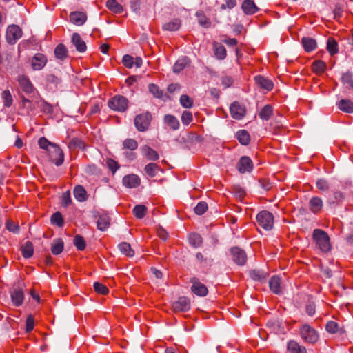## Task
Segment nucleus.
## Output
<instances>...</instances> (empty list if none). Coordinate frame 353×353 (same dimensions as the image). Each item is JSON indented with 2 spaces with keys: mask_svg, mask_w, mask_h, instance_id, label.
Listing matches in <instances>:
<instances>
[{
  "mask_svg": "<svg viewBox=\"0 0 353 353\" xmlns=\"http://www.w3.org/2000/svg\"><path fill=\"white\" fill-rule=\"evenodd\" d=\"M273 113L272 107L270 105H265L260 111L259 117L263 120L268 121Z\"/></svg>",
  "mask_w": 353,
  "mask_h": 353,
  "instance_id": "obj_37",
  "label": "nucleus"
},
{
  "mask_svg": "<svg viewBox=\"0 0 353 353\" xmlns=\"http://www.w3.org/2000/svg\"><path fill=\"white\" fill-rule=\"evenodd\" d=\"M327 50L331 55L335 54L338 52V45L333 38H329L327 42Z\"/></svg>",
  "mask_w": 353,
  "mask_h": 353,
  "instance_id": "obj_44",
  "label": "nucleus"
},
{
  "mask_svg": "<svg viewBox=\"0 0 353 353\" xmlns=\"http://www.w3.org/2000/svg\"><path fill=\"white\" fill-rule=\"evenodd\" d=\"M148 89L150 92L152 93L156 98L160 99L164 101L170 99L168 95L163 94V91L160 90L159 88L155 84H150L148 85Z\"/></svg>",
  "mask_w": 353,
  "mask_h": 353,
  "instance_id": "obj_21",
  "label": "nucleus"
},
{
  "mask_svg": "<svg viewBox=\"0 0 353 353\" xmlns=\"http://www.w3.org/2000/svg\"><path fill=\"white\" fill-rule=\"evenodd\" d=\"M288 350L291 353H307L306 348L304 346L300 345L295 341H290L288 342Z\"/></svg>",
  "mask_w": 353,
  "mask_h": 353,
  "instance_id": "obj_29",
  "label": "nucleus"
},
{
  "mask_svg": "<svg viewBox=\"0 0 353 353\" xmlns=\"http://www.w3.org/2000/svg\"><path fill=\"white\" fill-rule=\"evenodd\" d=\"M312 238L316 246L322 252H327L331 249L330 237L326 232L321 229H315L313 231Z\"/></svg>",
  "mask_w": 353,
  "mask_h": 353,
  "instance_id": "obj_2",
  "label": "nucleus"
},
{
  "mask_svg": "<svg viewBox=\"0 0 353 353\" xmlns=\"http://www.w3.org/2000/svg\"><path fill=\"white\" fill-rule=\"evenodd\" d=\"M214 54L218 59L223 60L226 57L227 52L225 48L219 44H214Z\"/></svg>",
  "mask_w": 353,
  "mask_h": 353,
  "instance_id": "obj_35",
  "label": "nucleus"
},
{
  "mask_svg": "<svg viewBox=\"0 0 353 353\" xmlns=\"http://www.w3.org/2000/svg\"><path fill=\"white\" fill-rule=\"evenodd\" d=\"M199 24L205 27H209L211 24L210 21L207 18L203 12L199 11L196 13Z\"/></svg>",
  "mask_w": 353,
  "mask_h": 353,
  "instance_id": "obj_48",
  "label": "nucleus"
},
{
  "mask_svg": "<svg viewBox=\"0 0 353 353\" xmlns=\"http://www.w3.org/2000/svg\"><path fill=\"white\" fill-rule=\"evenodd\" d=\"M231 117L236 120H241L246 114L245 106L238 101L233 102L230 106Z\"/></svg>",
  "mask_w": 353,
  "mask_h": 353,
  "instance_id": "obj_8",
  "label": "nucleus"
},
{
  "mask_svg": "<svg viewBox=\"0 0 353 353\" xmlns=\"http://www.w3.org/2000/svg\"><path fill=\"white\" fill-rule=\"evenodd\" d=\"M152 114L149 112L137 115L134 119V123L137 130L139 132L146 131L150 125Z\"/></svg>",
  "mask_w": 353,
  "mask_h": 353,
  "instance_id": "obj_5",
  "label": "nucleus"
},
{
  "mask_svg": "<svg viewBox=\"0 0 353 353\" xmlns=\"http://www.w3.org/2000/svg\"><path fill=\"white\" fill-rule=\"evenodd\" d=\"M106 165L112 174H114L119 168L118 163L112 159L106 160Z\"/></svg>",
  "mask_w": 353,
  "mask_h": 353,
  "instance_id": "obj_56",
  "label": "nucleus"
},
{
  "mask_svg": "<svg viewBox=\"0 0 353 353\" xmlns=\"http://www.w3.org/2000/svg\"><path fill=\"white\" fill-rule=\"evenodd\" d=\"M241 8L246 14H253L259 10L258 7L252 0L243 1Z\"/></svg>",
  "mask_w": 353,
  "mask_h": 353,
  "instance_id": "obj_20",
  "label": "nucleus"
},
{
  "mask_svg": "<svg viewBox=\"0 0 353 353\" xmlns=\"http://www.w3.org/2000/svg\"><path fill=\"white\" fill-rule=\"evenodd\" d=\"M300 335L305 343L314 344L319 340V334L314 328L307 324L300 328Z\"/></svg>",
  "mask_w": 353,
  "mask_h": 353,
  "instance_id": "obj_3",
  "label": "nucleus"
},
{
  "mask_svg": "<svg viewBox=\"0 0 353 353\" xmlns=\"http://www.w3.org/2000/svg\"><path fill=\"white\" fill-rule=\"evenodd\" d=\"M72 42L78 52H84L86 51L87 46L85 42L81 39L79 34L77 32L72 34Z\"/></svg>",
  "mask_w": 353,
  "mask_h": 353,
  "instance_id": "obj_18",
  "label": "nucleus"
},
{
  "mask_svg": "<svg viewBox=\"0 0 353 353\" xmlns=\"http://www.w3.org/2000/svg\"><path fill=\"white\" fill-rule=\"evenodd\" d=\"M339 108L347 113L353 112V102L349 99H341L338 104Z\"/></svg>",
  "mask_w": 353,
  "mask_h": 353,
  "instance_id": "obj_31",
  "label": "nucleus"
},
{
  "mask_svg": "<svg viewBox=\"0 0 353 353\" xmlns=\"http://www.w3.org/2000/svg\"><path fill=\"white\" fill-rule=\"evenodd\" d=\"M144 170L149 176L154 177L156 176L160 168L156 163H150L145 165Z\"/></svg>",
  "mask_w": 353,
  "mask_h": 353,
  "instance_id": "obj_41",
  "label": "nucleus"
},
{
  "mask_svg": "<svg viewBox=\"0 0 353 353\" xmlns=\"http://www.w3.org/2000/svg\"><path fill=\"white\" fill-rule=\"evenodd\" d=\"M120 251L128 256H133L134 254V250L132 249L130 243L127 242H123L119 245Z\"/></svg>",
  "mask_w": 353,
  "mask_h": 353,
  "instance_id": "obj_40",
  "label": "nucleus"
},
{
  "mask_svg": "<svg viewBox=\"0 0 353 353\" xmlns=\"http://www.w3.org/2000/svg\"><path fill=\"white\" fill-rule=\"evenodd\" d=\"M110 225V218L107 214L99 216L97 221V228L100 230H105Z\"/></svg>",
  "mask_w": 353,
  "mask_h": 353,
  "instance_id": "obj_36",
  "label": "nucleus"
},
{
  "mask_svg": "<svg viewBox=\"0 0 353 353\" xmlns=\"http://www.w3.org/2000/svg\"><path fill=\"white\" fill-rule=\"evenodd\" d=\"M189 242L194 248H198L202 244V238L199 234L193 233L189 236Z\"/></svg>",
  "mask_w": 353,
  "mask_h": 353,
  "instance_id": "obj_46",
  "label": "nucleus"
},
{
  "mask_svg": "<svg viewBox=\"0 0 353 353\" xmlns=\"http://www.w3.org/2000/svg\"><path fill=\"white\" fill-rule=\"evenodd\" d=\"M3 99V105L6 108H9L12 105L13 102L12 96L8 90H4L1 94Z\"/></svg>",
  "mask_w": 353,
  "mask_h": 353,
  "instance_id": "obj_43",
  "label": "nucleus"
},
{
  "mask_svg": "<svg viewBox=\"0 0 353 353\" xmlns=\"http://www.w3.org/2000/svg\"><path fill=\"white\" fill-rule=\"evenodd\" d=\"M270 290L274 294H280L281 290V279L279 276H273L269 281Z\"/></svg>",
  "mask_w": 353,
  "mask_h": 353,
  "instance_id": "obj_25",
  "label": "nucleus"
},
{
  "mask_svg": "<svg viewBox=\"0 0 353 353\" xmlns=\"http://www.w3.org/2000/svg\"><path fill=\"white\" fill-rule=\"evenodd\" d=\"M108 106L114 111L123 112L128 107V100L123 96L116 95L109 100Z\"/></svg>",
  "mask_w": 353,
  "mask_h": 353,
  "instance_id": "obj_6",
  "label": "nucleus"
},
{
  "mask_svg": "<svg viewBox=\"0 0 353 353\" xmlns=\"http://www.w3.org/2000/svg\"><path fill=\"white\" fill-rule=\"evenodd\" d=\"M40 148L48 152L50 161L57 166L63 164L64 161V154L60 147L49 141L46 137H41L38 141Z\"/></svg>",
  "mask_w": 353,
  "mask_h": 353,
  "instance_id": "obj_1",
  "label": "nucleus"
},
{
  "mask_svg": "<svg viewBox=\"0 0 353 353\" xmlns=\"http://www.w3.org/2000/svg\"><path fill=\"white\" fill-rule=\"evenodd\" d=\"M123 64L128 68H132L134 65V58L129 55L125 54L122 59Z\"/></svg>",
  "mask_w": 353,
  "mask_h": 353,
  "instance_id": "obj_60",
  "label": "nucleus"
},
{
  "mask_svg": "<svg viewBox=\"0 0 353 353\" xmlns=\"http://www.w3.org/2000/svg\"><path fill=\"white\" fill-rule=\"evenodd\" d=\"M74 196L75 199L79 202H83L88 199L87 192L84 188L81 185H77L74 188Z\"/></svg>",
  "mask_w": 353,
  "mask_h": 353,
  "instance_id": "obj_28",
  "label": "nucleus"
},
{
  "mask_svg": "<svg viewBox=\"0 0 353 353\" xmlns=\"http://www.w3.org/2000/svg\"><path fill=\"white\" fill-rule=\"evenodd\" d=\"M256 222L264 230H270L274 225V216L267 210L261 211L256 215Z\"/></svg>",
  "mask_w": 353,
  "mask_h": 353,
  "instance_id": "obj_4",
  "label": "nucleus"
},
{
  "mask_svg": "<svg viewBox=\"0 0 353 353\" xmlns=\"http://www.w3.org/2000/svg\"><path fill=\"white\" fill-rule=\"evenodd\" d=\"M250 276L254 281H262L265 279V276L263 272L256 270L250 271Z\"/></svg>",
  "mask_w": 353,
  "mask_h": 353,
  "instance_id": "obj_58",
  "label": "nucleus"
},
{
  "mask_svg": "<svg viewBox=\"0 0 353 353\" xmlns=\"http://www.w3.org/2000/svg\"><path fill=\"white\" fill-rule=\"evenodd\" d=\"M74 244L79 250H84L86 246L85 241L80 235H76L74 239Z\"/></svg>",
  "mask_w": 353,
  "mask_h": 353,
  "instance_id": "obj_51",
  "label": "nucleus"
},
{
  "mask_svg": "<svg viewBox=\"0 0 353 353\" xmlns=\"http://www.w3.org/2000/svg\"><path fill=\"white\" fill-rule=\"evenodd\" d=\"M172 309L174 312H184L190 309V301L185 296H181L172 303Z\"/></svg>",
  "mask_w": 353,
  "mask_h": 353,
  "instance_id": "obj_9",
  "label": "nucleus"
},
{
  "mask_svg": "<svg viewBox=\"0 0 353 353\" xmlns=\"http://www.w3.org/2000/svg\"><path fill=\"white\" fill-rule=\"evenodd\" d=\"M326 330L330 333H335L338 330V325L334 321H329L326 325Z\"/></svg>",
  "mask_w": 353,
  "mask_h": 353,
  "instance_id": "obj_63",
  "label": "nucleus"
},
{
  "mask_svg": "<svg viewBox=\"0 0 353 353\" xmlns=\"http://www.w3.org/2000/svg\"><path fill=\"white\" fill-rule=\"evenodd\" d=\"M236 139L238 141L244 145H248L250 141V137L249 133L245 130H241L236 133Z\"/></svg>",
  "mask_w": 353,
  "mask_h": 353,
  "instance_id": "obj_34",
  "label": "nucleus"
},
{
  "mask_svg": "<svg viewBox=\"0 0 353 353\" xmlns=\"http://www.w3.org/2000/svg\"><path fill=\"white\" fill-rule=\"evenodd\" d=\"M230 252L232 259L235 263L239 265H243L246 263L247 255L244 250L238 247H235L230 250Z\"/></svg>",
  "mask_w": 353,
  "mask_h": 353,
  "instance_id": "obj_10",
  "label": "nucleus"
},
{
  "mask_svg": "<svg viewBox=\"0 0 353 353\" xmlns=\"http://www.w3.org/2000/svg\"><path fill=\"white\" fill-rule=\"evenodd\" d=\"M47 59L45 55L37 53L32 59L31 65L34 70H41L46 64Z\"/></svg>",
  "mask_w": 353,
  "mask_h": 353,
  "instance_id": "obj_14",
  "label": "nucleus"
},
{
  "mask_svg": "<svg viewBox=\"0 0 353 353\" xmlns=\"http://www.w3.org/2000/svg\"><path fill=\"white\" fill-rule=\"evenodd\" d=\"M254 81L261 88L265 89L268 91L272 90L274 88L273 82L270 79L265 78L263 76H256L254 77Z\"/></svg>",
  "mask_w": 353,
  "mask_h": 353,
  "instance_id": "obj_17",
  "label": "nucleus"
},
{
  "mask_svg": "<svg viewBox=\"0 0 353 353\" xmlns=\"http://www.w3.org/2000/svg\"><path fill=\"white\" fill-rule=\"evenodd\" d=\"M238 171L243 174L246 172H250L253 168V163L251 159L247 156L241 157L239 161L236 165Z\"/></svg>",
  "mask_w": 353,
  "mask_h": 353,
  "instance_id": "obj_12",
  "label": "nucleus"
},
{
  "mask_svg": "<svg viewBox=\"0 0 353 353\" xmlns=\"http://www.w3.org/2000/svg\"><path fill=\"white\" fill-rule=\"evenodd\" d=\"M22 37V30L17 25H10L7 28L6 39L8 43L14 44Z\"/></svg>",
  "mask_w": 353,
  "mask_h": 353,
  "instance_id": "obj_7",
  "label": "nucleus"
},
{
  "mask_svg": "<svg viewBox=\"0 0 353 353\" xmlns=\"http://www.w3.org/2000/svg\"><path fill=\"white\" fill-rule=\"evenodd\" d=\"M341 82L343 84L349 85L351 88H353V73L351 72H346L341 76Z\"/></svg>",
  "mask_w": 353,
  "mask_h": 353,
  "instance_id": "obj_47",
  "label": "nucleus"
},
{
  "mask_svg": "<svg viewBox=\"0 0 353 353\" xmlns=\"http://www.w3.org/2000/svg\"><path fill=\"white\" fill-rule=\"evenodd\" d=\"M180 103L185 108H190L193 105V100L187 94H183L180 97Z\"/></svg>",
  "mask_w": 353,
  "mask_h": 353,
  "instance_id": "obj_50",
  "label": "nucleus"
},
{
  "mask_svg": "<svg viewBox=\"0 0 353 353\" xmlns=\"http://www.w3.org/2000/svg\"><path fill=\"white\" fill-rule=\"evenodd\" d=\"M208 210V205L204 201L199 202L194 208V212L198 215L204 214Z\"/></svg>",
  "mask_w": 353,
  "mask_h": 353,
  "instance_id": "obj_55",
  "label": "nucleus"
},
{
  "mask_svg": "<svg viewBox=\"0 0 353 353\" xmlns=\"http://www.w3.org/2000/svg\"><path fill=\"white\" fill-rule=\"evenodd\" d=\"M122 182L124 186L128 188H134L138 187L140 185L141 179L139 176L134 174H130L125 175L123 178Z\"/></svg>",
  "mask_w": 353,
  "mask_h": 353,
  "instance_id": "obj_15",
  "label": "nucleus"
},
{
  "mask_svg": "<svg viewBox=\"0 0 353 353\" xmlns=\"http://www.w3.org/2000/svg\"><path fill=\"white\" fill-rule=\"evenodd\" d=\"M93 288L94 291L99 294L105 295L109 292L107 286L99 282H95L93 285Z\"/></svg>",
  "mask_w": 353,
  "mask_h": 353,
  "instance_id": "obj_49",
  "label": "nucleus"
},
{
  "mask_svg": "<svg viewBox=\"0 0 353 353\" xmlns=\"http://www.w3.org/2000/svg\"><path fill=\"white\" fill-rule=\"evenodd\" d=\"M181 26V22L179 19H175L171 21L165 23L163 26V30L168 31H176Z\"/></svg>",
  "mask_w": 353,
  "mask_h": 353,
  "instance_id": "obj_42",
  "label": "nucleus"
},
{
  "mask_svg": "<svg viewBox=\"0 0 353 353\" xmlns=\"http://www.w3.org/2000/svg\"><path fill=\"white\" fill-rule=\"evenodd\" d=\"M54 54L57 59L63 60L68 56V50L66 47L63 44H59L55 50Z\"/></svg>",
  "mask_w": 353,
  "mask_h": 353,
  "instance_id": "obj_39",
  "label": "nucleus"
},
{
  "mask_svg": "<svg viewBox=\"0 0 353 353\" xmlns=\"http://www.w3.org/2000/svg\"><path fill=\"white\" fill-rule=\"evenodd\" d=\"M123 146L125 149L134 150L138 148V143L133 139H127L123 142Z\"/></svg>",
  "mask_w": 353,
  "mask_h": 353,
  "instance_id": "obj_52",
  "label": "nucleus"
},
{
  "mask_svg": "<svg viewBox=\"0 0 353 353\" xmlns=\"http://www.w3.org/2000/svg\"><path fill=\"white\" fill-rule=\"evenodd\" d=\"M72 203L70 193L69 191L64 192L61 196V205L63 207H68Z\"/></svg>",
  "mask_w": 353,
  "mask_h": 353,
  "instance_id": "obj_59",
  "label": "nucleus"
},
{
  "mask_svg": "<svg viewBox=\"0 0 353 353\" xmlns=\"http://www.w3.org/2000/svg\"><path fill=\"white\" fill-rule=\"evenodd\" d=\"M326 63L321 60L315 61L312 65V72L318 75L323 74L326 70Z\"/></svg>",
  "mask_w": 353,
  "mask_h": 353,
  "instance_id": "obj_30",
  "label": "nucleus"
},
{
  "mask_svg": "<svg viewBox=\"0 0 353 353\" xmlns=\"http://www.w3.org/2000/svg\"><path fill=\"white\" fill-rule=\"evenodd\" d=\"M106 6L110 10L117 14H121L123 10L122 6L117 0H108Z\"/></svg>",
  "mask_w": 353,
  "mask_h": 353,
  "instance_id": "obj_32",
  "label": "nucleus"
},
{
  "mask_svg": "<svg viewBox=\"0 0 353 353\" xmlns=\"http://www.w3.org/2000/svg\"><path fill=\"white\" fill-rule=\"evenodd\" d=\"M141 152L150 161H156L159 158L157 152L148 145L141 148Z\"/></svg>",
  "mask_w": 353,
  "mask_h": 353,
  "instance_id": "obj_24",
  "label": "nucleus"
},
{
  "mask_svg": "<svg viewBox=\"0 0 353 353\" xmlns=\"http://www.w3.org/2000/svg\"><path fill=\"white\" fill-rule=\"evenodd\" d=\"M193 120V116L191 112L190 111H183L181 115V121L183 125H189Z\"/></svg>",
  "mask_w": 353,
  "mask_h": 353,
  "instance_id": "obj_54",
  "label": "nucleus"
},
{
  "mask_svg": "<svg viewBox=\"0 0 353 353\" xmlns=\"http://www.w3.org/2000/svg\"><path fill=\"white\" fill-rule=\"evenodd\" d=\"M86 19V14L82 12H72L70 14V21L77 26L83 25Z\"/></svg>",
  "mask_w": 353,
  "mask_h": 353,
  "instance_id": "obj_19",
  "label": "nucleus"
},
{
  "mask_svg": "<svg viewBox=\"0 0 353 353\" xmlns=\"http://www.w3.org/2000/svg\"><path fill=\"white\" fill-rule=\"evenodd\" d=\"M192 285V292L197 296H204L208 294V289L206 286L201 283L196 278H192L190 280Z\"/></svg>",
  "mask_w": 353,
  "mask_h": 353,
  "instance_id": "obj_11",
  "label": "nucleus"
},
{
  "mask_svg": "<svg viewBox=\"0 0 353 353\" xmlns=\"http://www.w3.org/2000/svg\"><path fill=\"white\" fill-rule=\"evenodd\" d=\"M301 43L304 50L307 52L314 50L317 47L316 41L314 39L311 37H303L301 40Z\"/></svg>",
  "mask_w": 353,
  "mask_h": 353,
  "instance_id": "obj_23",
  "label": "nucleus"
},
{
  "mask_svg": "<svg viewBox=\"0 0 353 353\" xmlns=\"http://www.w3.org/2000/svg\"><path fill=\"white\" fill-rule=\"evenodd\" d=\"M34 326V320L32 315H29L26 321V332H30Z\"/></svg>",
  "mask_w": 353,
  "mask_h": 353,
  "instance_id": "obj_61",
  "label": "nucleus"
},
{
  "mask_svg": "<svg viewBox=\"0 0 353 353\" xmlns=\"http://www.w3.org/2000/svg\"><path fill=\"white\" fill-rule=\"evenodd\" d=\"M64 248V243L60 238L54 239L51 245V252L54 255L61 254Z\"/></svg>",
  "mask_w": 353,
  "mask_h": 353,
  "instance_id": "obj_26",
  "label": "nucleus"
},
{
  "mask_svg": "<svg viewBox=\"0 0 353 353\" xmlns=\"http://www.w3.org/2000/svg\"><path fill=\"white\" fill-rule=\"evenodd\" d=\"M189 60L187 57H183L176 61L173 66V71L175 73H179L188 64Z\"/></svg>",
  "mask_w": 353,
  "mask_h": 353,
  "instance_id": "obj_38",
  "label": "nucleus"
},
{
  "mask_svg": "<svg viewBox=\"0 0 353 353\" xmlns=\"http://www.w3.org/2000/svg\"><path fill=\"white\" fill-rule=\"evenodd\" d=\"M316 184L317 188L323 192L327 190L330 188L328 182L323 179H318Z\"/></svg>",
  "mask_w": 353,
  "mask_h": 353,
  "instance_id": "obj_57",
  "label": "nucleus"
},
{
  "mask_svg": "<svg viewBox=\"0 0 353 353\" xmlns=\"http://www.w3.org/2000/svg\"><path fill=\"white\" fill-rule=\"evenodd\" d=\"M41 110L44 113H51L53 110L52 106L46 103V101H43L41 104Z\"/></svg>",
  "mask_w": 353,
  "mask_h": 353,
  "instance_id": "obj_64",
  "label": "nucleus"
},
{
  "mask_svg": "<svg viewBox=\"0 0 353 353\" xmlns=\"http://www.w3.org/2000/svg\"><path fill=\"white\" fill-rule=\"evenodd\" d=\"M323 206V202L320 197L313 196L310 199L308 208L314 214H319L321 212Z\"/></svg>",
  "mask_w": 353,
  "mask_h": 353,
  "instance_id": "obj_16",
  "label": "nucleus"
},
{
  "mask_svg": "<svg viewBox=\"0 0 353 353\" xmlns=\"http://www.w3.org/2000/svg\"><path fill=\"white\" fill-rule=\"evenodd\" d=\"M22 256L26 259L30 258L34 253L33 245L31 242L27 241L21 248Z\"/></svg>",
  "mask_w": 353,
  "mask_h": 353,
  "instance_id": "obj_33",
  "label": "nucleus"
},
{
  "mask_svg": "<svg viewBox=\"0 0 353 353\" xmlns=\"http://www.w3.org/2000/svg\"><path fill=\"white\" fill-rule=\"evenodd\" d=\"M18 82L21 90L26 94H31L34 92L35 88L29 78L23 74L18 77Z\"/></svg>",
  "mask_w": 353,
  "mask_h": 353,
  "instance_id": "obj_13",
  "label": "nucleus"
},
{
  "mask_svg": "<svg viewBox=\"0 0 353 353\" xmlns=\"http://www.w3.org/2000/svg\"><path fill=\"white\" fill-rule=\"evenodd\" d=\"M51 222L52 224L59 227L62 226L63 225V219L61 214L59 212L54 213L51 216Z\"/></svg>",
  "mask_w": 353,
  "mask_h": 353,
  "instance_id": "obj_53",
  "label": "nucleus"
},
{
  "mask_svg": "<svg viewBox=\"0 0 353 353\" xmlns=\"http://www.w3.org/2000/svg\"><path fill=\"white\" fill-rule=\"evenodd\" d=\"M164 122L172 130H176L179 128L180 123L176 117L171 114H166L164 117Z\"/></svg>",
  "mask_w": 353,
  "mask_h": 353,
  "instance_id": "obj_27",
  "label": "nucleus"
},
{
  "mask_svg": "<svg viewBox=\"0 0 353 353\" xmlns=\"http://www.w3.org/2000/svg\"><path fill=\"white\" fill-rule=\"evenodd\" d=\"M236 5V0H225V3L221 5L220 8L221 10L232 9Z\"/></svg>",
  "mask_w": 353,
  "mask_h": 353,
  "instance_id": "obj_62",
  "label": "nucleus"
},
{
  "mask_svg": "<svg viewBox=\"0 0 353 353\" xmlns=\"http://www.w3.org/2000/svg\"><path fill=\"white\" fill-rule=\"evenodd\" d=\"M11 299L12 303L15 306H20L22 305L24 299L23 290L20 288H15L11 293Z\"/></svg>",
  "mask_w": 353,
  "mask_h": 353,
  "instance_id": "obj_22",
  "label": "nucleus"
},
{
  "mask_svg": "<svg viewBox=\"0 0 353 353\" xmlns=\"http://www.w3.org/2000/svg\"><path fill=\"white\" fill-rule=\"evenodd\" d=\"M147 208L143 205H137L133 209L134 215L138 219H142L145 216Z\"/></svg>",
  "mask_w": 353,
  "mask_h": 353,
  "instance_id": "obj_45",
  "label": "nucleus"
}]
</instances>
